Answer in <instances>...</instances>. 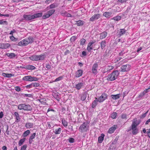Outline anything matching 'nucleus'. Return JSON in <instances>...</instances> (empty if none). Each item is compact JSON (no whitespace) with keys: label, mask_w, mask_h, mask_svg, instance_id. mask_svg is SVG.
<instances>
[{"label":"nucleus","mask_w":150,"mask_h":150,"mask_svg":"<svg viewBox=\"0 0 150 150\" xmlns=\"http://www.w3.org/2000/svg\"><path fill=\"white\" fill-rule=\"evenodd\" d=\"M45 57V56L44 55L41 54L40 55H38V60H43Z\"/></svg>","instance_id":"38"},{"label":"nucleus","mask_w":150,"mask_h":150,"mask_svg":"<svg viewBox=\"0 0 150 150\" xmlns=\"http://www.w3.org/2000/svg\"><path fill=\"white\" fill-rule=\"evenodd\" d=\"M54 98H56L57 100L59 101V95L58 94H54Z\"/></svg>","instance_id":"54"},{"label":"nucleus","mask_w":150,"mask_h":150,"mask_svg":"<svg viewBox=\"0 0 150 150\" xmlns=\"http://www.w3.org/2000/svg\"><path fill=\"white\" fill-rule=\"evenodd\" d=\"M6 55L9 57L11 58H13L16 56L15 54L13 53H7Z\"/></svg>","instance_id":"34"},{"label":"nucleus","mask_w":150,"mask_h":150,"mask_svg":"<svg viewBox=\"0 0 150 150\" xmlns=\"http://www.w3.org/2000/svg\"><path fill=\"white\" fill-rule=\"evenodd\" d=\"M57 6L55 5V4L54 3H53V4H51L49 6V7L50 8H55L56 7H57Z\"/></svg>","instance_id":"44"},{"label":"nucleus","mask_w":150,"mask_h":150,"mask_svg":"<svg viewBox=\"0 0 150 150\" xmlns=\"http://www.w3.org/2000/svg\"><path fill=\"white\" fill-rule=\"evenodd\" d=\"M104 135L103 134H102L98 138V141L99 143H101L104 139Z\"/></svg>","instance_id":"24"},{"label":"nucleus","mask_w":150,"mask_h":150,"mask_svg":"<svg viewBox=\"0 0 150 150\" xmlns=\"http://www.w3.org/2000/svg\"><path fill=\"white\" fill-rule=\"evenodd\" d=\"M121 19V17L120 16H116L113 17L112 19L116 21H118Z\"/></svg>","instance_id":"37"},{"label":"nucleus","mask_w":150,"mask_h":150,"mask_svg":"<svg viewBox=\"0 0 150 150\" xmlns=\"http://www.w3.org/2000/svg\"><path fill=\"white\" fill-rule=\"evenodd\" d=\"M93 45H90V44H89L88 43V46L87 47V50L90 52H92V50L93 49Z\"/></svg>","instance_id":"33"},{"label":"nucleus","mask_w":150,"mask_h":150,"mask_svg":"<svg viewBox=\"0 0 150 150\" xmlns=\"http://www.w3.org/2000/svg\"><path fill=\"white\" fill-rule=\"evenodd\" d=\"M83 86V83L81 82L78 83L75 85V88L77 90H80L82 87Z\"/></svg>","instance_id":"14"},{"label":"nucleus","mask_w":150,"mask_h":150,"mask_svg":"<svg viewBox=\"0 0 150 150\" xmlns=\"http://www.w3.org/2000/svg\"><path fill=\"white\" fill-rule=\"evenodd\" d=\"M10 39L12 41H13L16 38L13 35L10 37Z\"/></svg>","instance_id":"64"},{"label":"nucleus","mask_w":150,"mask_h":150,"mask_svg":"<svg viewBox=\"0 0 150 150\" xmlns=\"http://www.w3.org/2000/svg\"><path fill=\"white\" fill-rule=\"evenodd\" d=\"M27 147V145L26 144L23 145L21 147V150H25Z\"/></svg>","instance_id":"58"},{"label":"nucleus","mask_w":150,"mask_h":150,"mask_svg":"<svg viewBox=\"0 0 150 150\" xmlns=\"http://www.w3.org/2000/svg\"><path fill=\"white\" fill-rule=\"evenodd\" d=\"M130 66L129 64L122 65L121 67V72H127L130 70Z\"/></svg>","instance_id":"7"},{"label":"nucleus","mask_w":150,"mask_h":150,"mask_svg":"<svg viewBox=\"0 0 150 150\" xmlns=\"http://www.w3.org/2000/svg\"><path fill=\"white\" fill-rule=\"evenodd\" d=\"M120 31L118 34V35L120 37L125 34L126 31V30L124 29H120Z\"/></svg>","instance_id":"27"},{"label":"nucleus","mask_w":150,"mask_h":150,"mask_svg":"<svg viewBox=\"0 0 150 150\" xmlns=\"http://www.w3.org/2000/svg\"><path fill=\"white\" fill-rule=\"evenodd\" d=\"M86 40L85 39L82 38L80 40V44L83 45L85 43Z\"/></svg>","instance_id":"46"},{"label":"nucleus","mask_w":150,"mask_h":150,"mask_svg":"<svg viewBox=\"0 0 150 150\" xmlns=\"http://www.w3.org/2000/svg\"><path fill=\"white\" fill-rule=\"evenodd\" d=\"M8 24V23L6 21H4L3 20H0V24Z\"/></svg>","instance_id":"47"},{"label":"nucleus","mask_w":150,"mask_h":150,"mask_svg":"<svg viewBox=\"0 0 150 150\" xmlns=\"http://www.w3.org/2000/svg\"><path fill=\"white\" fill-rule=\"evenodd\" d=\"M100 16L99 14H95L90 19V21H93L96 20L98 19L99 18Z\"/></svg>","instance_id":"12"},{"label":"nucleus","mask_w":150,"mask_h":150,"mask_svg":"<svg viewBox=\"0 0 150 150\" xmlns=\"http://www.w3.org/2000/svg\"><path fill=\"white\" fill-rule=\"evenodd\" d=\"M62 123L64 127L67 126V122L64 119L62 120Z\"/></svg>","instance_id":"39"},{"label":"nucleus","mask_w":150,"mask_h":150,"mask_svg":"<svg viewBox=\"0 0 150 150\" xmlns=\"http://www.w3.org/2000/svg\"><path fill=\"white\" fill-rule=\"evenodd\" d=\"M26 38L28 39L27 40L28 44L31 43L34 41V39L31 37H27Z\"/></svg>","instance_id":"32"},{"label":"nucleus","mask_w":150,"mask_h":150,"mask_svg":"<svg viewBox=\"0 0 150 150\" xmlns=\"http://www.w3.org/2000/svg\"><path fill=\"white\" fill-rule=\"evenodd\" d=\"M107 98V95L105 93L102 94L100 96L98 99L99 102H101L103 101Z\"/></svg>","instance_id":"9"},{"label":"nucleus","mask_w":150,"mask_h":150,"mask_svg":"<svg viewBox=\"0 0 150 150\" xmlns=\"http://www.w3.org/2000/svg\"><path fill=\"white\" fill-rule=\"evenodd\" d=\"M137 119H134V121L133 122L132 124L131 127V128L128 131H130L132 130V133L133 135L137 134L138 132V130L137 127L140 123V121H138L137 123Z\"/></svg>","instance_id":"2"},{"label":"nucleus","mask_w":150,"mask_h":150,"mask_svg":"<svg viewBox=\"0 0 150 150\" xmlns=\"http://www.w3.org/2000/svg\"><path fill=\"white\" fill-rule=\"evenodd\" d=\"M62 130L61 128H59L57 129H55L54 131H53V132L55 134H59L61 133Z\"/></svg>","instance_id":"31"},{"label":"nucleus","mask_w":150,"mask_h":150,"mask_svg":"<svg viewBox=\"0 0 150 150\" xmlns=\"http://www.w3.org/2000/svg\"><path fill=\"white\" fill-rule=\"evenodd\" d=\"M2 75L3 76L7 78H10L11 76H14V74H12L5 73H3Z\"/></svg>","instance_id":"25"},{"label":"nucleus","mask_w":150,"mask_h":150,"mask_svg":"<svg viewBox=\"0 0 150 150\" xmlns=\"http://www.w3.org/2000/svg\"><path fill=\"white\" fill-rule=\"evenodd\" d=\"M121 96V95L119 93L116 95H111L110 97L113 100H116L120 98Z\"/></svg>","instance_id":"13"},{"label":"nucleus","mask_w":150,"mask_h":150,"mask_svg":"<svg viewBox=\"0 0 150 150\" xmlns=\"http://www.w3.org/2000/svg\"><path fill=\"white\" fill-rule=\"evenodd\" d=\"M103 15L107 18H109L111 16H112V13L110 12H105L103 14Z\"/></svg>","instance_id":"15"},{"label":"nucleus","mask_w":150,"mask_h":150,"mask_svg":"<svg viewBox=\"0 0 150 150\" xmlns=\"http://www.w3.org/2000/svg\"><path fill=\"white\" fill-rule=\"evenodd\" d=\"M25 138H23L22 139H21L18 142V145L19 146H21L22 145L23 143L25 142Z\"/></svg>","instance_id":"41"},{"label":"nucleus","mask_w":150,"mask_h":150,"mask_svg":"<svg viewBox=\"0 0 150 150\" xmlns=\"http://www.w3.org/2000/svg\"><path fill=\"white\" fill-rule=\"evenodd\" d=\"M46 68L47 69H50L51 70L52 69L51 66L49 64H47L45 66Z\"/></svg>","instance_id":"49"},{"label":"nucleus","mask_w":150,"mask_h":150,"mask_svg":"<svg viewBox=\"0 0 150 150\" xmlns=\"http://www.w3.org/2000/svg\"><path fill=\"white\" fill-rule=\"evenodd\" d=\"M118 138L116 137L113 141H112L111 144H112V146H115V144L116 143L118 140Z\"/></svg>","instance_id":"42"},{"label":"nucleus","mask_w":150,"mask_h":150,"mask_svg":"<svg viewBox=\"0 0 150 150\" xmlns=\"http://www.w3.org/2000/svg\"><path fill=\"white\" fill-rule=\"evenodd\" d=\"M25 87L27 89L32 88L33 87V83H32L31 84L27 85L25 86Z\"/></svg>","instance_id":"53"},{"label":"nucleus","mask_w":150,"mask_h":150,"mask_svg":"<svg viewBox=\"0 0 150 150\" xmlns=\"http://www.w3.org/2000/svg\"><path fill=\"white\" fill-rule=\"evenodd\" d=\"M28 40L26 38L24 39L23 40L21 41L18 43V45L19 46H25L27 45L28 44Z\"/></svg>","instance_id":"8"},{"label":"nucleus","mask_w":150,"mask_h":150,"mask_svg":"<svg viewBox=\"0 0 150 150\" xmlns=\"http://www.w3.org/2000/svg\"><path fill=\"white\" fill-rule=\"evenodd\" d=\"M30 133V131L29 130H27L25 131L23 134V136L24 137H26Z\"/></svg>","instance_id":"36"},{"label":"nucleus","mask_w":150,"mask_h":150,"mask_svg":"<svg viewBox=\"0 0 150 150\" xmlns=\"http://www.w3.org/2000/svg\"><path fill=\"white\" fill-rule=\"evenodd\" d=\"M89 125L87 122H84L80 126L79 130L82 133L86 132L89 129Z\"/></svg>","instance_id":"4"},{"label":"nucleus","mask_w":150,"mask_h":150,"mask_svg":"<svg viewBox=\"0 0 150 150\" xmlns=\"http://www.w3.org/2000/svg\"><path fill=\"white\" fill-rule=\"evenodd\" d=\"M121 118L122 119H126L127 115L125 114H122L121 116Z\"/></svg>","instance_id":"61"},{"label":"nucleus","mask_w":150,"mask_h":150,"mask_svg":"<svg viewBox=\"0 0 150 150\" xmlns=\"http://www.w3.org/2000/svg\"><path fill=\"white\" fill-rule=\"evenodd\" d=\"M148 110L147 111H146L145 113L143 114L142 115L141 118H144V117H145L146 116V114L148 113Z\"/></svg>","instance_id":"59"},{"label":"nucleus","mask_w":150,"mask_h":150,"mask_svg":"<svg viewBox=\"0 0 150 150\" xmlns=\"http://www.w3.org/2000/svg\"><path fill=\"white\" fill-rule=\"evenodd\" d=\"M69 142L71 143H73L74 142L75 139H74L72 138H70L68 139Z\"/></svg>","instance_id":"48"},{"label":"nucleus","mask_w":150,"mask_h":150,"mask_svg":"<svg viewBox=\"0 0 150 150\" xmlns=\"http://www.w3.org/2000/svg\"><path fill=\"white\" fill-rule=\"evenodd\" d=\"M114 67L112 66H109L107 67L105 69L104 73L108 72L112 69Z\"/></svg>","instance_id":"23"},{"label":"nucleus","mask_w":150,"mask_h":150,"mask_svg":"<svg viewBox=\"0 0 150 150\" xmlns=\"http://www.w3.org/2000/svg\"><path fill=\"white\" fill-rule=\"evenodd\" d=\"M117 126L115 125H114L113 127H111L109 129L108 131V133L110 134H112L113 133L115 130Z\"/></svg>","instance_id":"21"},{"label":"nucleus","mask_w":150,"mask_h":150,"mask_svg":"<svg viewBox=\"0 0 150 150\" xmlns=\"http://www.w3.org/2000/svg\"><path fill=\"white\" fill-rule=\"evenodd\" d=\"M62 14H64L65 16H67L68 17H72V16L70 14L68 13L66 11H64V13H62Z\"/></svg>","instance_id":"43"},{"label":"nucleus","mask_w":150,"mask_h":150,"mask_svg":"<svg viewBox=\"0 0 150 150\" xmlns=\"http://www.w3.org/2000/svg\"><path fill=\"white\" fill-rule=\"evenodd\" d=\"M22 80L24 81H32V76H24Z\"/></svg>","instance_id":"17"},{"label":"nucleus","mask_w":150,"mask_h":150,"mask_svg":"<svg viewBox=\"0 0 150 150\" xmlns=\"http://www.w3.org/2000/svg\"><path fill=\"white\" fill-rule=\"evenodd\" d=\"M39 79V78L35 77H32V81H37Z\"/></svg>","instance_id":"55"},{"label":"nucleus","mask_w":150,"mask_h":150,"mask_svg":"<svg viewBox=\"0 0 150 150\" xmlns=\"http://www.w3.org/2000/svg\"><path fill=\"white\" fill-rule=\"evenodd\" d=\"M76 37L75 36H72L70 38V40L71 42H73L76 39Z\"/></svg>","instance_id":"51"},{"label":"nucleus","mask_w":150,"mask_h":150,"mask_svg":"<svg viewBox=\"0 0 150 150\" xmlns=\"http://www.w3.org/2000/svg\"><path fill=\"white\" fill-rule=\"evenodd\" d=\"M15 90L18 92L20 91L21 90L20 88L18 86H17L15 87Z\"/></svg>","instance_id":"56"},{"label":"nucleus","mask_w":150,"mask_h":150,"mask_svg":"<svg viewBox=\"0 0 150 150\" xmlns=\"http://www.w3.org/2000/svg\"><path fill=\"white\" fill-rule=\"evenodd\" d=\"M55 11V10L54 9H52L47 11L46 13L43 16V19H45L49 17L54 13Z\"/></svg>","instance_id":"6"},{"label":"nucleus","mask_w":150,"mask_h":150,"mask_svg":"<svg viewBox=\"0 0 150 150\" xmlns=\"http://www.w3.org/2000/svg\"><path fill=\"white\" fill-rule=\"evenodd\" d=\"M127 1V0H117V2L122 4L126 2Z\"/></svg>","instance_id":"57"},{"label":"nucleus","mask_w":150,"mask_h":150,"mask_svg":"<svg viewBox=\"0 0 150 150\" xmlns=\"http://www.w3.org/2000/svg\"><path fill=\"white\" fill-rule=\"evenodd\" d=\"M33 124L32 123L28 122L26 124L25 127L27 128H29L33 127Z\"/></svg>","instance_id":"30"},{"label":"nucleus","mask_w":150,"mask_h":150,"mask_svg":"<svg viewBox=\"0 0 150 150\" xmlns=\"http://www.w3.org/2000/svg\"><path fill=\"white\" fill-rule=\"evenodd\" d=\"M35 133H34L32 134L31 135L29 139V142L30 144L32 143L33 141V139L35 138Z\"/></svg>","instance_id":"22"},{"label":"nucleus","mask_w":150,"mask_h":150,"mask_svg":"<svg viewBox=\"0 0 150 150\" xmlns=\"http://www.w3.org/2000/svg\"><path fill=\"white\" fill-rule=\"evenodd\" d=\"M83 71L82 70L79 69L76 72V76L77 77H79L82 74Z\"/></svg>","instance_id":"20"},{"label":"nucleus","mask_w":150,"mask_h":150,"mask_svg":"<svg viewBox=\"0 0 150 150\" xmlns=\"http://www.w3.org/2000/svg\"><path fill=\"white\" fill-rule=\"evenodd\" d=\"M23 68L28 70H33L35 69L36 68L33 66L29 65L25 66V67H23Z\"/></svg>","instance_id":"19"},{"label":"nucleus","mask_w":150,"mask_h":150,"mask_svg":"<svg viewBox=\"0 0 150 150\" xmlns=\"http://www.w3.org/2000/svg\"><path fill=\"white\" fill-rule=\"evenodd\" d=\"M63 77L62 76H59L56 78L54 81V82H57L62 80V79Z\"/></svg>","instance_id":"50"},{"label":"nucleus","mask_w":150,"mask_h":150,"mask_svg":"<svg viewBox=\"0 0 150 150\" xmlns=\"http://www.w3.org/2000/svg\"><path fill=\"white\" fill-rule=\"evenodd\" d=\"M98 67V64L97 63H95L93 66L92 68V73L94 74H96L97 73V68Z\"/></svg>","instance_id":"10"},{"label":"nucleus","mask_w":150,"mask_h":150,"mask_svg":"<svg viewBox=\"0 0 150 150\" xmlns=\"http://www.w3.org/2000/svg\"><path fill=\"white\" fill-rule=\"evenodd\" d=\"M107 35V33L106 31H104L102 33L100 34V38L101 40H102L105 38Z\"/></svg>","instance_id":"16"},{"label":"nucleus","mask_w":150,"mask_h":150,"mask_svg":"<svg viewBox=\"0 0 150 150\" xmlns=\"http://www.w3.org/2000/svg\"><path fill=\"white\" fill-rule=\"evenodd\" d=\"M42 13H38L33 15H23V19L26 21H32V20L35 18H39L42 16Z\"/></svg>","instance_id":"1"},{"label":"nucleus","mask_w":150,"mask_h":150,"mask_svg":"<svg viewBox=\"0 0 150 150\" xmlns=\"http://www.w3.org/2000/svg\"><path fill=\"white\" fill-rule=\"evenodd\" d=\"M120 73L118 70L113 71L111 74L108 75L107 79L108 81H113L115 80L119 76Z\"/></svg>","instance_id":"3"},{"label":"nucleus","mask_w":150,"mask_h":150,"mask_svg":"<svg viewBox=\"0 0 150 150\" xmlns=\"http://www.w3.org/2000/svg\"><path fill=\"white\" fill-rule=\"evenodd\" d=\"M52 1H53V0H46L45 2L46 4H49L50 3L52 2Z\"/></svg>","instance_id":"62"},{"label":"nucleus","mask_w":150,"mask_h":150,"mask_svg":"<svg viewBox=\"0 0 150 150\" xmlns=\"http://www.w3.org/2000/svg\"><path fill=\"white\" fill-rule=\"evenodd\" d=\"M115 147V146H112V144H110L108 150H114Z\"/></svg>","instance_id":"45"},{"label":"nucleus","mask_w":150,"mask_h":150,"mask_svg":"<svg viewBox=\"0 0 150 150\" xmlns=\"http://www.w3.org/2000/svg\"><path fill=\"white\" fill-rule=\"evenodd\" d=\"M96 99L94 100L92 104V107L93 108H95L96 106L97 105V103L99 102L98 100L96 98H95Z\"/></svg>","instance_id":"18"},{"label":"nucleus","mask_w":150,"mask_h":150,"mask_svg":"<svg viewBox=\"0 0 150 150\" xmlns=\"http://www.w3.org/2000/svg\"><path fill=\"white\" fill-rule=\"evenodd\" d=\"M117 115V113L116 112H113L111 115L110 117L112 119L116 118Z\"/></svg>","instance_id":"40"},{"label":"nucleus","mask_w":150,"mask_h":150,"mask_svg":"<svg viewBox=\"0 0 150 150\" xmlns=\"http://www.w3.org/2000/svg\"><path fill=\"white\" fill-rule=\"evenodd\" d=\"M85 22L79 20L76 21V24H77L78 26H81L83 25Z\"/></svg>","instance_id":"28"},{"label":"nucleus","mask_w":150,"mask_h":150,"mask_svg":"<svg viewBox=\"0 0 150 150\" xmlns=\"http://www.w3.org/2000/svg\"><path fill=\"white\" fill-rule=\"evenodd\" d=\"M29 59L33 61H37L38 60V55H33L29 57Z\"/></svg>","instance_id":"29"},{"label":"nucleus","mask_w":150,"mask_h":150,"mask_svg":"<svg viewBox=\"0 0 150 150\" xmlns=\"http://www.w3.org/2000/svg\"><path fill=\"white\" fill-rule=\"evenodd\" d=\"M87 96L86 93H84L81 95V100L82 101H84L86 99Z\"/></svg>","instance_id":"35"},{"label":"nucleus","mask_w":150,"mask_h":150,"mask_svg":"<svg viewBox=\"0 0 150 150\" xmlns=\"http://www.w3.org/2000/svg\"><path fill=\"white\" fill-rule=\"evenodd\" d=\"M10 45L8 43H0V49H6L10 46Z\"/></svg>","instance_id":"11"},{"label":"nucleus","mask_w":150,"mask_h":150,"mask_svg":"<svg viewBox=\"0 0 150 150\" xmlns=\"http://www.w3.org/2000/svg\"><path fill=\"white\" fill-rule=\"evenodd\" d=\"M16 120L15 122H18L20 121V120H21V118L19 117V115L18 116H16Z\"/></svg>","instance_id":"60"},{"label":"nucleus","mask_w":150,"mask_h":150,"mask_svg":"<svg viewBox=\"0 0 150 150\" xmlns=\"http://www.w3.org/2000/svg\"><path fill=\"white\" fill-rule=\"evenodd\" d=\"M33 85V87H37L39 86H40V84L38 83H32Z\"/></svg>","instance_id":"52"},{"label":"nucleus","mask_w":150,"mask_h":150,"mask_svg":"<svg viewBox=\"0 0 150 150\" xmlns=\"http://www.w3.org/2000/svg\"><path fill=\"white\" fill-rule=\"evenodd\" d=\"M44 99L39 100V101L42 104H45V102H44Z\"/></svg>","instance_id":"63"},{"label":"nucleus","mask_w":150,"mask_h":150,"mask_svg":"<svg viewBox=\"0 0 150 150\" xmlns=\"http://www.w3.org/2000/svg\"><path fill=\"white\" fill-rule=\"evenodd\" d=\"M18 108L20 110H23L27 111H31L32 107L29 104H22L18 105Z\"/></svg>","instance_id":"5"},{"label":"nucleus","mask_w":150,"mask_h":150,"mask_svg":"<svg viewBox=\"0 0 150 150\" xmlns=\"http://www.w3.org/2000/svg\"><path fill=\"white\" fill-rule=\"evenodd\" d=\"M106 42L105 40H102L100 42V47L103 49L106 46Z\"/></svg>","instance_id":"26"}]
</instances>
